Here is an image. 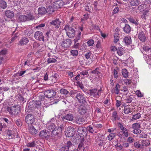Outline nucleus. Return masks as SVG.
Here are the masks:
<instances>
[{
	"mask_svg": "<svg viewBox=\"0 0 151 151\" xmlns=\"http://www.w3.org/2000/svg\"><path fill=\"white\" fill-rule=\"evenodd\" d=\"M139 39L141 41L144 42L146 40L145 35L142 31L139 32L138 34Z\"/></svg>",
	"mask_w": 151,
	"mask_h": 151,
	"instance_id": "nucleus-20",
	"label": "nucleus"
},
{
	"mask_svg": "<svg viewBox=\"0 0 151 151\" xmlns=\"http://www.w3.org/2000/svg\"><path fill=\"white\" fill-rule=\"evenodd\" d=\"M34 37L37 40L43 41H44V37L43 36L42 33L40 31H37L35 32L34 34Z\"/></svg>",
	"mask_w": 151,
	"mask_h": 151,
	"instance_id": "nucleus-15",
	"label": "nucleus"
},
{
	"mask_svg": "<svg viewBox=\"0 0 151 151\" xmlns=\"http://www.w3.org/2000/svg\"><path fill=\"white\" fill-rule=\"evenodd\" d=\"M29 42L28 39L25 37H22L19 41V43L21 45H26Z\"/></svg>",
	"mask_w": 151,
	"mask_h": 151,
	"instance_id": "nucleus-24",
	"label": "nucleus"
},
{
	"mask_svg": "<svg viewBox=\"0 0 151 151\" xmlns=\"http://www.w3.org/2000/svg\"><path fill=\"white\" fill-rule=\"evenodd\" d=\"M67 35L69 38H72L75 35V31L72 27L69 25H66L64 28Z\"/></svg>",
	"mask_w": 151,
	"mask_h": 151,
	"instance_id": "nucleus-4",
	"label": "nucleus"
},
{
	"mask_svg": "<svg viewBox=\"0 0 151 151\" xmlns=\"http://www.w3.org/2000/svg\"><path fill=\"white\" fill-rule=\"evenodd\" d=\"M37 141H33L31 142H29L27 144V146L28 147H36Z\"/></svg>",
	"mask_w": 151,
	"mask_h": 151,
	"instance_id": "nucleus-31",
	"label": "nucleus"
},
{
	"mask_svg": "<svg viewBox=\"0 0 151 151\" xmlns=\"http://www.w3.org/2000/svg\"><path fill=\"white\" fill-rule=\"evenodd\" d=\"M7 6L6 3L4 1L0 0V7L3 9H5Z\"/></svg>",
	"mask_w": 151,
	"mask_h": 151,
	"instance_id": "nucleus-33",
	"label": "nucleus"
},
{
	"mask_svg": "<svg viewBox=\"0 0 151 151\" xmlns=\"http://www.w3.org/2000/svg\"><path fill=\"white\" fill-rule=\"evenodd\" d=\"M101 88L99 89L96 88H92L89 90V93L91 97L96 98H98L101 95Z\"/></svg>",
	"mask_w": 151,
	"mask_h": 151,
	"instance_id": "nucleus-2",
	"label": "nucleus"
},
{
	"mask_svg": "<svg viewBox=\"0 0 151 151\" xmlns=\"http://www.w3.org/2000/svg\"><path fill=\"white\" fill-rule=\"evenodd\" d=\"M83 141L84 140L81 139V142L78 146V148L79 150L81 149L82 147H84Z\"/></svg>",
	"mask_w": 151,
	"mask_h": 151,
	"instance_id": "nucleus-52",
	"label": "nucleus"
},
{
	"mask_svg": "<svg viewBox=\"0 0 151 151\" xmlns=\"http://www.w3.org/2000/svg\"><path fill=\"white\" fill-rule=\"evenodd\" d=\"M79 92L77 90H72L69 93L70 96H73V95L77 94Z\"/></svg>",
	"mask_w": 151,
	"mask_h": 151,
	"instance_id": "nucleus-60",
	"label": "nucleus"
},
{
	"mask_svg": "<svg viewBox=\"0 0 151 151\" xmlns=\"http://www.w3.org/2000/svg\"><path fill=\"white\" fill-rule=\"evenodd\" d=\"M62 119L63 121L65 119L69 121H72L73 120V116L72 114H68L65 116H63L62 117Z\"/></svg>",
	"mask_w": 151,
	"mask_h": 151,
	"instance_id": "nucleus-19",
	"label": "nucleus"
},
{
	"mask_svg": "<svg viewBox=\"0 0 151 151\" xmlns=\"http://www.w3.org/2000/svg\"><path fill=\"white\" fill-rule=\"evenodd\" d=\"M119 39V33H115L114 35V42L115 43H116L118 41Z\"/></svg>",
	"mask_w": 151,
	"mask_h": 151,
	"instance_id": "nucleus-46",
	"label": "nucleus"
},
{
	"mask_svg": "<svg viewBox=\"0 0 151 151\" xmlns=\"http://www.w3.org/2000/svg\"><path fill=\"white\" fill-rule=\"evenodd\" d=\"M111 117V120L113 122L115 121L117 119L119 120V117L118 116L117 112L115 111L113 112Z\"/></svg>",
	"mask_w": 151,
	"mask_h": 151,
	"instance_id": "nucleus-27",
	"label": "nucleus"
},
{
	"mask_svg": "<svg viewBox=\"0 0 151 151\" xmlns=\"http://www.w3.org/2000/svg\"><path fill=\"white\" fill-rule=\"evenodd\" d=\"M116 136V133H111L107 136V138L109 141H111L114 139Z\"/></svg>",
	"mask_w": 151,
	"mask_h": 151,
	"instance_id": "nucleus-35",
	"label": "nucleus"
},
{
	"mask_svg": "<svg viewBox=\"0 0 151 151\" xmlns=\"http://www.w3.org/2000/svg\"><path fill=\"white\" fill-rule=\"evenodd\" d=\"M124 113L125 114H128L131 112V108L126 106L124 107Z\"/></svg>",
	"mask_w": 151,
	"mask_h": 151,
	"instance_id": "nucleus-45",
	"label": "nucleus"
},
{
	"mask_svg": "<svg viewBox=\"0 0 151 151\" xmlns=\"http://www.w3.org/2000/svg\"><path fill=\"white\" fill-rule=\"evenodd\" d=\"M81 32H79L78 34L76 35L75 38L74 39V42H77L78 40H80L81 38Z\"/></svg>",
	"mask_w": 151,
	"mask_h": 151,
	"instance_id": "nucleus-47",
	"label": "nucleus"
},
{
	"mask_svg": "<svg viewBox=\"0 0 151 151\" xmlns=\"http://www.w3.org/2000/svg\"><path fill=\"white\" fill-rule=\"evenodd\" d=\"M124 41L126 45L130 44L131 42V38L129 36H127L124 38Z\"/></svg>",
	"mask_w": 151,
	"mask_h": 151,
	"instance_id": "nucleus-32",
	"label": "nucleus"
},
{
	"mask_svg": "<svg viewBox=\"0 0 151 151\" xmlns=\"http://www.w3.org/2000/svg\"><path fill=\"white\" fill-rule=\"evenodd\" d=\"M47 10H38V13L39 14L42 15L46 14Z\"/></svg>",
	"mask_w": 151,
	"mask_h": 151,
	"instance_id": "nucleus-59",
	"label": "nucleus"
},
{
	"mask_svg": "<svg viewBox=\"0 0 151 151\" xmlns=\"http://www.w3.org/2000/svg\"><path fill=\"white\" fill-rule=\"evenodd\" d=\"M56 127L55 125L52 124L50 125L48 127V129L52 133H53V131L54 130Z\"/></svg>",
	"mask_w": 151,
	"mask_h": 151,
	"instance_id": "nucleus-39",
	"label": "nucleus"
},
{
	"mask_svg": "<svg viewBox=\"0 0 151 151\" xmlns=\"http://www.w3.org/2000/svg\"><path fill=\"white\" fill-rule=\"evenodd\" d=\"M113 74L114 75V78H118L119 74L118 73V71L117 70L114 69L113 72Z\"/></svg>",
	"mask_w": 151,
	"mask_h": 151,
	"instance_id": "nucleus-53",
	"label": "nucleus"
},
{
	"mask_svg": "<svg viewBox=\"0 0 151 151\" xmlns=\"http://www.w3.org/2000/svg\"><path fill=\"white\" fill-rule=\"evenodd\" d=\"M141 116L140 114L138 113L132 116V119L134 120H136L139 119Z\"/></svg>",
	"mask_w": 151,
	"mask_h": 151,
	"instance_id": "nucleus-48",
	"label": "nucleus"
},
{
	"mask_svg": "<svg viewBox=\"0 0 151 151\" xmlns=\"http://www.w3.org/2000/svg\"><path fill=\"white\" fill-rule=\"evenodd\" d=\"M117 53L119 55H122L124 53V50L122 47H119L117 48Z\"/></svg>",
	"mask_w": 151,
	"mask_h": 151,
	"instance_id": "nucleus-34",
	"label": "nucleus"
},
{
	"mask_svg": "<svg viewBox=\"0 0 151 151\" xmlns=\"http://www.w3.org/2000/svg\"><path fill=\"white\" fill-rule=\"evenodd\" d=\"M139 1L138 0H132L131 2V4L133 6H136L139 4Z\"/></svg>",
	"mask_w": 151,
	"mask_h": 151,
	"instance_id": "nucleus-40",
	"label": "nucleus"
},
{
	"mask_svg": "<svg viewBox=\"0 0 151 151\" xmlns=\"http://www.w3.org/2000/svg\"><path fill=\"white\" fill-rule=\"evenodd\" d=\"M41 104V103L40 101H32L29 102L28 108L31 110H33L36 108L39 109L40 108Z\"/></svg>",
	"mask_w": 151,
	"mask_h": 151,
	"instance_id": "nucleus-9",
	"label": "nucleus"
},
{
	"mask_svg": "<svg viewBox=\"0 0 151 151\" xmlns=\"http://www.w3.org/2000/svg\"><path fill=\"white\" fill-rule=\"evenodd\" d=\"M57 61L56 59L55 58H48L47 60V62L48 63H55Z\"/></svg>",
	"mask_w": 151,
	"mask_h": 151,
	"instance_id": "nucleus-49",
	"label": "nucleus"
},
{
	"mask_svg": "<svg viewBox=\"0 0 151 151\" xmlns=\"http://www.w3.org/2000/svg\"><path fill=\"white\" fill-rule=\"evenodd\" d=\"M6 15L9 18H12L14 16V13L13 11L10 10H6L5 12Z\"/></svg>",
	"mask_w": 151,
	"mask_h": 151,
	"instance_id": "nucleus-29",
	"label": "nucleus"
},
{
	"mask_svg": "<svg viewBox=\"0 0 151 151\" xmlns=\"http://www.w3.org/2000/svg\"><path fill=\"white\" fill-rule=\"evenodd\" d=\"M74 44L73 45L74 48L76 49H78L81 46V44L79 42H74Z\"/></svg>",
	"mask_w": 151,
	"mask_h": 151,
	"instance_id": "nucleus-61",
	"label": "nucleus"
},
{
	"mask_svg": "<svg viewBox=\"0 0 151 151\" xmlns=\"http://www.w3.org/2000/svg\"><path fill=\"white\" fill-rule=\"evenodd\" d=\"M75 131L74 128L72 127H68V137L73 136L74 134V132Z\"/></svg>",
	"mask_w": 151,
	"mask_h": 151,
	"instance_id": "nucleus-23",
	"label": "nucleus"
},
{
	"mask_svg": "<svg viewBox=\"0 0 151 151\" xmlns=\"http://www.w3.org/2000/svg\"><path fill=\"white\" fill-rule=\"evenodd\" d=\"M70 150L68 149L65 145L63 146L60 149V151H69Z\"/></svg>",
	"mask_w": 151,
	"mask_h": 151,
	"instance_id": "nucleus-64",
	"label": "nucleus"
},
{
	"mask_svg": "<svg viewBox=\"0 0 151 151\" xmlns=\"http://www.w3.org/2000/svg\"><path fill=\"white\" fill-rule=\"evenodd\" d=\"M123 30L126 33H129L131 31V27L129 24H126L123 28Z\"/></svg>",
	"mask_w": 151,
	"mask_h": 151,
	"instance_id": "nucleus-30",
	"label": "nucleus"
},
{
	"mask_svg": "<svg viewBox=\"0 0 151 151\" xmlns=\"http://www.w3.org/2000/svg\"><path fill=\"white\" fill-rule=\"evenodd\" d=\"M70 52L74 56H77L78 54V51L76 50H72L70 51Z\"/></svg>",
	"mask_w": 151,
	"mask_h": 151,
	"instance_id": "nucleus-51",
	"label": "nucleus"
},
{
	"mask_svg": "<svg viewBox=\"0 0 151 151\" xmlns=\"http://www.w3.org/2000/svg\"><path fill=\"white\" fill-rule=\"evenodd\" d=\"M75 121L77 124H81L85 122L84 119L82 117L78 116L75 118Z\"/></svg>",
	"mask_w": 151,
	"mask_h": 151,
	"instance_id": "nucleus-21",
	"label": "nucleus"
},
{
	"mask_svg": "<svg viewBox=\"0 0 151 151\" xmlns=\"http://www.w3.org/2000/svg\"><path fill=\"white\" fill-rule=\"evenodd\" d=\"M118 126L121 130H122L123 135L126 137H127L129 136V133L127 129L124 127L120 123L118 124Z\"/></svg>",
	"mask_w": 151,
	"mask_h": 151,
	"instance_id": "nucleus-17",
	"label": "nucleus"
},
{
	"mask_svg": "<svg viewBox=\"0 0 151 151\" xmlns=\"http://www.w3.org/2000/svg\"><path fill=\"white\" fill-rule=\"evenodd\" d=\"M120 89V86L119 84L117 83L116 86L114 89L112 90V92L116 94H119V91Z\"/></svg>",
	"mask_w": 151,
	"mask_h": 151,
	"instance_id": "nucleus-28",
	"label": "nucleus"
},
{
	"mask_svg": "<svg viewBox=\"0 0 151 151\" xmlns=\"http://www.w3.org/2000/svg\"><path fill=\"white\" fill-rule=\"evenodd\" d=\"M99 142L98 145L100 146H102L106 142L107 138L105 137L104 135H101L99 138Z\"/></svg>",
	"mask_w": 151,
	"mask_h": 151,
	"instance_id": "nucleus-18",
	"label": "nucleus"
},
{
	"mask_svg": "<svg viewBox=\"0 0 151 151\" xmlns=\"http://www.w3.org/2000/svg\"><path fill=\"white\" fill-rule=\"evenodd\" d=\"M94 41L93 40H90L87 42V44L89 46H92L94 44Z\"/></svg>",
	"mask_w": 151,
	"mask_h": 151,
	"instance_id": "nucleus-56",
	"label": "nucleus"
},
{
	"mask_svg": "<svg viewBox=\"0 0 151 151\" xmlns=\"http://www.w3.org/2000/svg\"><path fill=\"white\" fill-rule=\"evenodd\" d=\"M9 89V88L7 86H3L0 87V90L1 91H6Z\"/></svg>",
	"mask_w": 151,
	"mask_h": 151,
	"instance_id": "nucleus-58",
	"label": "nucleus"
},
{
	"mask_svg": "<svg viewBox=\"0 0 151 151\" xmlns=\"http://www.w3.org/2000/svg\"><path fill=\"white\" fill-rule=\"evenodd\" d=\"M16 123L19 127H21L22 125V121L19 119H18L16 120Z\"/></svg>",
	"mask_w": 151,
	"mask_h": 151,
	"instance_id": "nucleus-54",
	"label": "nucleus"
},
{
	"mask_svg": "<svg viewBox=\"0 0 151 151\" xmlns=\"http://www.w3.org/2000/svg\"><path fill=\"white\" fill-rule=\"evenodd\" d=\"M149 11L148 10H143L142 11L140 12V14L141 15V17L142 19H146L147 17L148 16Z\"/></svg>",
	"mask_w": 151,
	"mask_h": 151,
	"instance_id": "nucleus-25",
	"label": "nucleus"
},
{
	"mask_svg": "<svg viewBox=\"0 0 151 151\" xmlns=\"http://www.w3.org/2000/svg\"><path fill=\"white\" fill-rule=\"evenodd\" d=\"M72 43V41L71 40L66 39L62 42L61 45L63 48L67 49L70 47Z\"/></svg>",
	"mask_w": 151,
	"mask_h": 151,
	"instance_id": "nucleus-13",
	"label": "nucleus"
},
{
	"mask_svg": "<svg viewBox=\"0 0 151 151\" xmlns=\"http://www.w3.org/2000/svg\"><path fill=\"white\" fill-rule=\"evenodd\" d=\"M140 125L138 123H136L132 125V127L133 129V132L136 134H140L141 132V130L140 129Z\"/></svg>",
	"mask_w": 151,
	"mask_h": 151,
	"instance_id": "nucleus-12",
	"label": "nucleus"
},
{
	"mask_svg": "<svg viewBox=\"0 0 151 151\" xmlns=\"http://www.w3.org/2000/svg\"><path fill=\"white\" fill-rule=\"evenodd\" d=\"M88 130L89 132L93 133L94 132L93 128L91 125H89L88 127Z\"/></svg>",
	"mask_w": 151,
	"mask_h": 151,
	"instance_id": "nucleus-62",
	"label": "nucleus"
},
{
	"mask_svg": "<svg viewBox=\"0 0 151 151\" xmlns=\"http://www.w3.org/2000/svg\"><path fill=\"white\" fill-rule=\"evenodd\" d=\"M59 78V75L57 73H55L54 75H52L51 77L52 82L53 83L56 82Z\"/></svg>",
	"mask_w": 151,
	"mask_h": 151,
	"instance_id": "nucleus-26",
	"label": "nucleus"
},
{
	"mask_svg": "<svg viewBox=\"0 0 151 151\" xmlns=\"http://www.w3.org/2000/svg\"><path fill=\"white\" fill-rule=\"evenodd\" d=\"M78 101L81 104H84L86 102V99L84 94L82 92H78L75 96Z\"/></svg>",
	"mask_w": 151,
	"mask_h": 151,
	"instance_id": "nucleus-6",
	"label": "nucleus"
},
{
	"mask_svg": "<svg viewBox=\"0 0 151 151\" xmlns=\"http://www.w3.org/2000/svg\"><path fill=\"white\" fill-rule=\"evenodd\" d=\"M69 150L70 148L72 147L73 146V144L70 142V141H69L67 142V143L64 145Z\"/></svg>",
	"mask_w": 151,
	"mask_h": 151,
	"instance_id": "nucleus-44",
	"label": "nucleus"
},
{
	"mask_svg": "<svg viewBox=\"0 0 151 151\" xmlns=\"http://www.w3.org/2000/svg\"><path fill=\"white\" fill-rule=\"evenodd\" d=\"M25 121L28 124H33L35 121L34 115L30 114H27L25 117Z\"/></svg>",
	"mask_w": 151,
	"mask_h": 151,
	"instance_id": "nucleus-7",
	"label": "nucleus"
},
{
	"mask_svg": "<svg viewBox=\"0 0 151 151\" xmlns=\"http://www.w3.org/2000/svg\"><path fill=\"white\" fill-rule=\"evenodd\" d=\"M77 132L80 136L81 139L84 140L87 132L86 128L79 127L78 128Z\"/></svg>",
	"mask_w": 151,
	"mask_h": 151,
	"instance_id": "nucleus-8",
	"label": "nucleus"
},
{
	"mask_svg": "<svg viewBox=\"0 0 151 151\" xmlns=\"http://www.w3.org/2000/svg\"><path fill=\"white\" fill-rule=\"evenodd\" d=\"M27 20V16L25 15H20L19 17V20L21 22H25Z\"/></svg>",
	"mask_w": 151,
	"mask_h": 151,
	"instance_id": "nucleus-36",
	"label": "nucleus"
},
{
	"mask_svg": "<svg viewBox=\"0 0 151 151\" xmlns=\"http://www.w3.org/2000/svg\"><path fill=\"white\" fill-rule=\"evenodd\" d=\"M6 110L13 117L17 115L20 112L19 108L18 106L16 105L12 107H8Z\"/></svg>",
	"mask_w": 151,
	"mask_h": 151,
	"instance_id": "nucleus-1",
	"label": "nucleus"
},
{
	"mask_svg": "<svg viewBox=\"0 0 151 151\" xmlns=\"http://www.w3.org/2000/svg\"><path fill=\"white\" fill-rule=\"evenodd\" d=\"M27 20H32L35 19V16L31 12L29 13L27 15Z\"/></svg>",
	"mask_w": 151,
	"mask_h": 151,
	"instance_id": "nucleus-37",
	"label": "nucleus"
},
{
	"mask_svg": "<svg viewBox=\"0 0 151 151\" xmlns=\"http://www.w3.org/2000/svg\"><path fill=\"white\" fill-rule=\"evenodd\" d=\"M135 93L139 97H142L144 95V93H142L139 90L136 91H135Z\"/></svg>",
	"mask_w": 151,
	"mask_h": 151,
	"instance_id": "nucleus-50",
	"label": "nucleus"
},
{
	"mask_svg": "<svg viewBox=\"0 0 151 151\" xmlns=\"http://www.w3.org/2000/svg\"><path fill=\"white\" fill-rule=\"evenodd\" d=\"M50 136V133L47 130H43L41 131L40 133V137L42 139L47 140Z\"/></svg>",
	"mask_w": 151,
	"mask_h": 151,
	"instance_id": "nucleus-11",
	"label": "nucleus"
},
{
	"mask_svg": "<svg viewBox=\"0 0 151 151\" xmlns=\"http://www.w3.org/2000/svg\"><path fill=\"white\" fill-rule=\"evenodd\" d=\"M77 111L81 115H84L87 112L86 107L85 106L82 105H81L78 107Z\"/></svg>",
	"mask_w": 151,
	"mask_h": 151,
	"instance_id": "nucleus-14",
	"label": "nucleus"
},
{
	"mask_svg": "<svg viewBox=\"0 0 151 151\" xmlns=\"http://www.w3.org/2000/svg\"><path fill=\"white\" fill-rule=\"evenodd\" d=\"M124 82L127 85H128L130 84L131 82V80L130 79H125L124 80Z\"/></svg>",
	"mask_w": 151,
	"mask_h": 151,
	"instance_id": "nucleus-63",
	"label": "nucleus"
},
{
	"mask_svg": "<svg viewBox=\"0 0 151 151\" xmlns=\"http://www.w3.org/2000/svg\"><path fill=\"white\" fill-rule=\"evenodd\" d=\"M44 94L47 98H51L55 96L56 92L52 89H46L44 91Z\"/></svg>",
	"mask_w": 151,
	"mask_h": 151,
	"instance_id": "nucleus-10",
	"label": "nucleus"
},
{
	"mask_svg": "<svg viewBox=\"0 0 151 151\" xmlns=\"http://www.w3.org/2000/svg\"><path fill=\"white\" fill-rule=\"evenodd\" d=\"M133 98V96L132 95L127 96L125 99L126 102L128 103L131 102L132 101Z\"/></svg>",
	"mask_w": 151,
	"mask_h": 151,
	"instance_id": "nucleus-41",
	"label": "nucleus"
},
{
	"mask_svg": "<svg viewBox=\"0 0 151 151\" xmlns=\"http://www.w3.org/2000/svg\"><path fill=\"white\" fill-rule=\"evenodd\" d=\"M64 127V125L61 122L57 124V126L56 127L54 130L52 134L54 135L61 134L62 133L63 129Z\"/></svg>",
	"mask_w": 151,
	"mask_h": 151,
	"instance_id": "nucleus-5",
	"label": "nucleus"
},
{
	"mask_svg": "<svg viewBox=\"0 0 151 151\" xmlns=\"http://www.w3.org/2000/svg\"><path fill=\"white\" fill-rule=\"evenodd\" d=\"M91 73H92L97 75L99 74L100 71L99 70V68H96L94 70L92 71Z\"/></svg>",
	"mask_w": 151,
	"mask_h": 151,
	"instance_id": "nucleus-55",
	"label": "nucleus"
},
{
	"mask_svg": "<svg viewBox=\"0 0 151 151\" xmlns=\"http://www.w3.org/2000/svg\"><path fill=\"white\" fill-rule=\"evenodd\" d=\"M61 22L58 18H56L50 22V24L54 26L56 28H58Z\"/></svg>",
	"mask_w": 151,
	"mask_h": 151,
	"instance_id": "nucleus-16",
	"label": "nucleus"
},
{
	"mask_svg": "<svg viewBox=\"0 0 151 151\" xmlns=\"http://www.w3.org/2000/svg\"><path fill=\"white\" fill-rule=\"evenodd\" d=\"M150 144V141L149 140L146 139L142 141V145L143 146L147 147Z\"/></svg>",
	"mask_w": 151,
	"mask_h": 151,
	"instance_id": "nucleus-38",
	"label": "nucleus"
},
{
	"mask_svg": "<svg viewBox=\"0 0 151 151\" xmlns=\"http://www.w3.org/2000/svg\"><path fill=\"white\" fill-rule=\"evenodd\" d=\"M28 130L29 133L33 135H36L37 133V130L33 126H28Z\"/></svg>",
	"mask_w": 151,
	"mask_h": 151,
	"instance_id": "nucleus-22",
	"label": "nucleus"
},
{
	"mask_svg": "<svg viewBox=\"0 0 151 151\" xmlns=\"http://www.w3.org/2000/svg\"><path fill=\"white\" fill-rule=\"evenodd\" d=\"M59 91L60 93L62 94L67 95L69 93L68 91L63 88H62L60 89Z\"/></svg>",
	"mask_w": 151,
	"mask_h": 151,
	"instance_id": "nucleus-42",
	"label": "nucleus"
},
{
	"mask_svg": "<svg viewBox=\"0 0 151 151\" xmlns=\"http://www.w3.org/2000/svg\"><path fill=\"white\" fill-rule=\"evenodd\" d=\"M141 146V144L139 143L138 142H136L134 144V146L136 148L138 149Z\"/></svg>",
	"mask_w": 151,
	"mask_h": 151,
	"instance_id": "nucleus-57",
	"label": "nucleus"
},
{
	"mask_svg": "<svg viewBox=\"0 0 151 151\" xmlns=\"http://www.w3.org/2000/svg\"><path fill=\"white\" fill-rule=\"evenodd\" d=\"M69 2V0H58L54 3L53 7L54 9H61L64 5Z\"/></svg>",
	"mask_w": 151,
	"mask_h": 151,
	"instance_id": "nucleus-3",
	"label": "nucleus"
},
{
	"mask_svg": "<svg viewBox=\"0 0 151 151\" xmlns=\"http://www.w3.org/2000/svg\"><path fill=\"white\" fill-rule=\"evenodd\" d=\"M122 73L123 77L126 78L128 77V72L126 69H123L122 70Z\"/></svg>",
	"mask_w": 151,
	"mask_h": 151,
	"instance_id": "nucleus-43",
	"label": "nucleus"
}]
</instances>
